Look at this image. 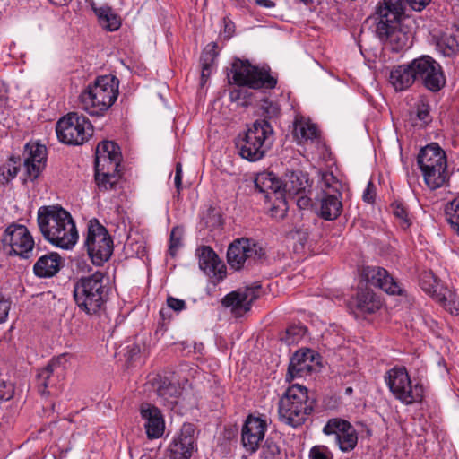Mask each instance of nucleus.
<instances>
[{"label":"nucleus","mask_w":459,"mask_h":459,"mask_svg":"<svg viewBox=\"0 0 459 459\" xmlns=\"http://www.w3.org/2000/svg\"><path fill=\"white\" fill-rule=\"evenodd\" d=\"M405 18L403 0H383L373 14L377 37L395 53L408 48L410 33L403 24Z\"/></svg>","instance_id":"obj_1"},{"label":"nucleus","mask_w":459,"mask_h":459,"mask_svg":"<svg viewBox=\"0 0 459 459\" xmlns=\"http://www.w3.org/2000/svg\"><path fill=\"white\" fill-rule=\"evenodd\" d=\"M38 225L43 237L52 245L69 250L79 235L74 221L61 206H42L38 211Z\"/></svg>","instance_id":"obj_2"},{"label":"nucleus","mask_w":459,"mask_h":459,"mask_svg":"<svg viewBox=\"0 0 459 459\" xmlns=\"http://www.w3.org/2000/svg\"><path fill=\"white\" fill-rule=\"evenodd\" d=\"M109 290L107 275L96 271L77 279L74 286V299L80 310L88 315H96L105 307Z\"/></svg>","instance_id":"obj_3"},{"label":"nucleus","mask_w":459,"mask_h":459,"mask_svg":"<svg viewBox=\"0 0 459 459\" xmlns=\"http://www.w3.org/2000/svg\"><path fill=\"white\" fill-rule=\"evenodd\" d=\"M314 407L315 401L309 399L307 389L300 385H292L279 400V419L288 426L298 428L307 421Z\"/></svg>","instance_id":"obj_4"},{"label":"nucleus","mask_w":459,"mask_h":459,"mask_svg":"<svg viewBox=\"0 0 459 459\" xmlns=\"http://www.w3.org/2000/svg\"><path fill=\"white\" fill-rule=\"evenodd\" d=\"M118 86L119 80L112 74L98 76L80 95L82 108L90 115H103L117 100Z\"/></svg>","instance_id":"obj_5"},{"label":"nucleus","mask_w":459,"mask_h":459,"mask_svg":"<svg viewBox=\"0 0 459 459\" xmlns=\"http://www.w3.org/2000/svg\"><path fill=\"white\" fill-rule=\"evenodd\" d=\"M121 160L120 145H96L94 179L100 191L114 188L119 178L117 168Z\"/></svg>","instance_id":"obj_6"},{"label":"nucleus","mask_w":459,"mask_h":459,"mask_svg":"<svg viewBox=\"0 0 459 459\" xmlns=\"http://www.w3.org/2000/svg\"><path fill=\"white\" fill-rule=\"evenodd\" d=\"M418 165L422 172L425 184L435 190L446 180V156L440 145H424L417 156Z\"/></svg>","instance_id":"obj_7"},{"label":"nucleus","mask_w":459,"mask_h":459,"mask_svg":"<svg viewBox=\"0 0 459 459\" xmlns=\"http://www.w3.org/2000/svg\"><path fill=\"white\" fill-rule=\"evenodd\" d=\"M84 247L92 264L98 266L107 262L113 254V238L97 219L88 222Z\"/></svg>","instance_id":"obj_8"},{"label":"nucleus","mask_w":459,"mask_h":459,"mask_svg":"<svg viewBox=\"0 0 459 459\" xmlns=\"http://www.w3.org/2000/svg\"><path fill=\"white\" fill-rule=\"evenodd\" d=\"M385 382L394 397L403 403L409 405L420 403L424 397L422 384L412 385L411 377L404 367H394L386 372Z\"/></svg>","instance_id":"obj_9"},{"label":"nucleus","mask_w":459,"mask_h":459,"mask_svg":"<svg viewBox=\"0 0 459 459\" xmlns=\"http://www.w3.org/2000/svg\"><path fill=\"white\" fill-rule=\"evenodd\" d=\"M265 255V250L259 242L253 238H241L229 246L227 261L230 267L240 270L262 261Z\"/></svg>","instance_id":"obj_10"},{"label":"nucleus","mask_w":459,"mask_h":459,"mask_svg":"<svg viewBox=\"0 0 459 459\" xmlns=\"http://www.w3.org/2000/svg\"><path fill=\"white\" fill-rule=\"evenodd\" d=\"M34 239L26 226L13 223L9 225L0 238V250L6 255L30 257Z\"/></svg>","instance_id":"obj_11"},{"label":"nucleus","mask_w":459,"mask_h":459,"mask_svg":"<svg viewBox=\"0 0 459 459\" xmlns=\"http://www.w3.org/2000/svg\"><path fill=\"white\" fill-rule=\"evenodd\" d=\"M56 131L62 143H84L92 136L94 129L87 117L73 112L58 120Z\"/></svg>","instance_id":"obj_12"},{"label":"nucleus","mask_w":459,"mask_h":459,"mask_svg":"<svg viewBox=\"0 0 459 459\" xmlns=\"http://www.w3.org/2000/svg\"><path fill=\"white\" fill-rule=\"evenodd\" d=\"M232 81L239 86H248L252 89H273L277 80L264 69L250 65L247 61L237 60L231 67Z\"/></svg>","instance_id":"obj_13"},{"label":"nucleus","mask_w":459,"mask_h":459,"mask_svg":"<svg viewBox=\"0 0 459 459\" xmlns=\"http://www.w3.org/2000/svg\"><path fill=\"white\" fill-rule=\"evenodd\" d=\"M415 80L420 81L428 90L437 92L446 84L441 65L429 56H421L411 62Z\"/></svg>","instance_id":"obj_14"},{"label":"nucleus","mask_w":459,"mask_h":459,"mask_svg":"<svg viewBox=\"0 0 459 459\" xmlns=\"http://www.w3.org/2000/svg\"><path fill=\"white\" fill-rule=\"evenodd\" d=\"M149 383L160 403L169 409H173L182 394V387L175 379L173 373L169 376L157 374L150 378Z\"/></svg>","instance_id":"obj_15"},{"label":"nucleus","mask_w":459,"mask_h":459,"mask_svg":"<svg viewBox=\"0 0 459 459\" xmlns=\"http://www.w3.org/2000/svg\"><path fill=\"white\" fill-rule=\"evenodd\" d=\"M323 432L327 436L333 435L335 443L342 452L351 451L357 446V431L345 420L340 418L330 419L325 425Z\"/></svg>","instance_id":"obj_16"},{"label":"nucleus","mask_w":459,"mask_h":459,"mask_svg":"<svg viewBox=\"0 0 459 459\" xmlns=\"http://www.w3.org/2000/svg\"><path fill=\"white\" fill-rule=\"evenodd\" d=\"M195 429L191 423L183 424L180 432L174 437L168 447L169 459H190L196 447Z\"/></svg>","instance_id":"obj_17"},{"label":"nucleus","mask_w":459,"mask_h":459,"mask_svg":"<svg viewBox=\"0 0 459 459\" xmlns=\"http://www.w3.org/2000/svg\"><path fill=\"white\" fill-rule=\"evenodd\" d=\"M260 293V285L238 289L227 294L222 299V305L226 307H231L232 313L236 316H241L250 310L252 303L259 298Z\"/></svg>","instance_id":"obj_18"},{"label":"nucleus","mask_w":459,"mask_h":459,"mask_svg":"<svg viewBox=\"0 0 459 459\" xmlns=\"http://www.w3.org/2000/svg\"><path fill=\"white\" fill-rule=\"evenodd\" d=\"M64 370L59 359H51L46 367L38 371L36 377L38 392L44 396L57 390L63 379Z\"/></svg>","instance_id":"obj_19"},{"label":"nucleus","mask_w":459,"mask_h":459,"mask_svg":"<svg viewBox=\"0 0 459 459\" xmlns=\"http://www.w3.org/2000/svg\"><path fill=\"white\" fill-rule=\"evenodd\" d=\"M267 423L265 420L253 415L247 416L241 431L243 446L250 454L257 451L260 442L264 438Z\"/></svg>","instance_id":"obj_20"},{"label":"nucleus","mask_w":459,"mask_h":459,"mask_svg":"<svg viewBox=\"0 0 459 459\" xmlns=\"http://www.w3.org/2000/svg\"><path fill=\"white\" fill-rule=\"evenodd\" d=\"M363 275L368 283L390 295H404V290L400 283L383 267L366 266L363 269Z\"/></svg>","instance_id":"obj_21"},{"label":"nucleus","mask_w":459,"mask_h":459,"mask_svg":"<svg viewBox=\"0 0 459 459\" xmlns=\"http://www.w3.org/2000/svg\"><path fill=\"white\" fill-rule=\"evenodd\" d=\"M281 180V199L284 204H287V199H294L296 195L301 193H306V190L310 187V181L308 174L299 169L287 171Z\"/></svg>","instance_id":"obj_22"},{"label":"nucleus","mask_w":459,"mask_h":459,"mask_svg":"<svg viewBox=\"0 0 459 459\" xmlns=\"http://www.w3.org/2000/svg\"><path fill=\"white\" fill-rule=\"evenodd\" d=\"M148 438L154 439L161 437L165 429L163 415L159 408L150 403H143L140 408Z\"/></svg>","instance_id":"obj_23"},{"label":"nucleus","mask_w":459,"mask_h":459,"mask_svg":"<svg viewBox=\"0 0 459 459\" xmlns=\"http://www.w3.org/2000/svg\"><path fill=\"white\" fill-rule=\"evenodd\" d=\"M29 156L24 160V167L28 179L36 180L46 167L47 145H25Z\"/></svg>","instance_id":"obj_24"},{"label":"nucleus","mask_w":459,"mask_h":459,"mask_svg":"<svg viewBox=\"0 0 459 459\" xmlns=\"http://www.w3.org/2000/svg\"><path fill=\"white\" fill-rule=\"evenodd\" d=\"M64 266V259L56 252L40 255L33 265V272L39 278H51Z\"/></svg>","instance_id":"obj_25"},{"label":"nucleus","mask_w":459,"mask_h":459,"mask_svg":"<svg viewBox=\"0 0 459 459\" xmlns=\"http://www.w3.org/2000/svg\"><path fill=\"white\" fill-rule=\"evenodd\" d=\"M199 260V267L208 274L218 275L220 279L225 276L224 264H221L219 256L209 246H203L196 249Z\"/></svg>","instance_id":"obj_26"},{"label":"nucleus","mask_w":459,"mask_h":459,"mask_svg":"<svg viewBox=\"0 0 459 459\" xmlns=\"http://www.w3.org/2000/svg\"><path fill=\"white\" fill-rule=\"evenodd\" d=\"M238 138L246 143H265L273 141V130L266 120H256Z\"/></svg>","instance_id":"obj_27"},{"label":"nucleus","mask_w":459,"mask_h":459,"mask_svg":"<svg viewBox=\"0 0 459 459\" xmlns=\"http://www.w3.org/2000/svg\"><path fill=\"white\" fill-rule=\"evenodd\" d=\"M312 369V359H309L308 353L296 351L290 358L286 380L290 382L295 378L307 377L310 375Z\"/></svg>","instance_id":"obj_28"},{"label":"nucleus","mask_w":459,"mask_h":459,"mask_svg":"<svg viewBox=\"0 0 459 459\" xmlns=\"http://www.w3.org/2000/svg\"><path fill=\"white\" fill-rule=\"evenodd\" d=\"M293 134L298 139L304 141L316 142L317 143L325 141L318 126L312 123L310 119H306L303 117H296Z\"/></svg>","instance_id":"obj_29"},{"label":"nucleus","mask_w":459,"mask_h":459,"mask_svg":"<svg viewBox=\"0 0 459 459\" xmlns=\"http://www.w3.org/2000/svg\"><path fill=\"white\" fill-rule=\"evenodd\" d=\"M389 81L395 91H401L410 88L416 82L411 62L394 67Z\"/></svg>","instance_id":"obj_30"},{"label":"nucleus","mask_w":459,"mask_h":459,"mask_svg":"<svg viewBox=\"0 0 459 459\" xmlns=\"http://www.w3.org/2000/svg\"><path fill=\"white\" fill-rule=\"evenodd\" d=\"M341 197L339 191L334 195L325 193L321 199L320 217L326 221L336 220L342 211Z\"/></svg>","instance_id":"obj_31"},{"label":"nucleus","mask_w":459,"mask_h":459,"mask_svg":"<svg viewBox=\"0 0 459 459\" xmlns=\"http://www.w3.org/2000/svg\"><path fill=\"white\" fill-rule=\"evenodd\" d=\"M91 8L98 17L100 25L108 31H116L121 26V18L115 13L113 8L108 4L97 7L95 4H91Z\"/></svg>","instance_id":"obj_32"},{"label":"nucleus","mask_w":459,"mask_h":459,"mask_svg":"<svg viewBox=\"0 0 459 459\" xmlns=\"http://www.w3.org/2000/svg\"><path fill=\"white\" fill-rule=\"evenodd\" d=\"M356 306L363 313L373 314L381 307L382 303L372 290L361 289L357 293Z\"/></svg>","instance_id":"obj_33"},{"label":"nucleus","mask_w":459,"mask_h":459,"mask_svg":"<svg viewBox=\"0 0 459 459\" xmlns=\"http://www.w3.org/2000/svg\"><path fill=\"white\" fill-rule=\"evenodd\" d=\"M437 50L444 56H453L459 52V41L449 33L442 32L433 36Z\"/></svg>","instance_id":"obj_34"},{"label":"nucleus","mask_w":459,"mask_h":459,"mask_svg":"<svg viewBox=\"0 0 459 459\" xmlns=\"http://www.w3.org/2000/svg\"><path fill=\"white\" fill-rule=\"evenodd\" d=\"M281 180L277 178L273 172H262L256 175L255 178V187L260 193H266L267 190H272L274 195H278L281 198Z\"/></svg>","instance_id":"obj_35"},{"label":"nucleus","mask_w":459,"mask_h":459,"mask_svg":"<svg viewBox=\"0 0 459 459\" xmlns=\"http://www.w3.org/2000/svg\"><path fill=\"white\" fill-rule=\"evenodd\" d=\"M420 285L426 293L435 297L438 301L440 297L447 295V292H441L439 281L431 271H425L420 274ZM445 291H447V290H445Z\"/></svg>","instance_id":"obj_36"},{"label":"nucleus","mask_w":459,"mask_h":459,"mask_svg":"<svg viewBox=\"0 0 459 459\" xmlns=\"http://www.w3.org/2000/svg\"><path fill=\"white\" fill-rule=\"evenodd\" d=\"M20 168V156H10L9 159L0 167V183L6 185L12 181L17 176Z\"/></svg>","instance_id":"obj_37"},{"label":"nucleus","mask_w":459,"mask_h":459,"mask_svg":"<svg viewBox=\"0 0 459 459\" xmlns=\"http://www.w3.org/2000/svg\"><path fill=\"white\" fill-rule=\"evenodd\" d=\"M269 145H236L238 153L245 160L255 162L263 159L269 151Z\"/></svg>","instance_id":"obj_38"},{"label":"nucleus","mask_w":459,"mask_h":459,"mask_svg":"<svg viewBox=\"0 0 459 459\" xmlns=\"http://www.w3.org/2000/svg\"><path fill=\"white\" fill-rule=\"evenodd\" d=\"M410 120H411V126L424 127L432 118L429 114V104L420 101L416 105V110L411 112Z\"/></svg>","instance_id":"obj_39"},{"label":"nucleus","mask_w":459,"mask_h":459,"mask_svg":"<svg viewBox=\"0 0 459 459\" xmlns=\"http://www.w3.org/2000/svg\"><path fill=\"white\" fill-rule=\"evenodd\" d=\"M445 216L451 230L459 236V197L446 204Z\"/></svg>","instance_id":"obj_40"},{"label":"nucleus","mask_w":459,"mask_h":459,"mask_svg":"<svg viewBox=\"0 0 459 459\" xmlns=\"http://www.w3.org/2000/svg\"><path fill=\"white\" fill-rule=\"evenodd\" d=\"M391 209L393 214L400 221V226L403 230H407L411 226V221L403 204L399 201H395L391 204Z\"/></svg>","instance_id":"obj_41"},{"label":"nucleus","mask_w":459,"mask_h":459,"mask_svg":"<svg viewBox=\"0 0 459 459\" xmlns=\"http://www.w3.org/2000/svg\"><path fill=\"white\" fill-rule=\"evenodd\" d=\"M446 292L447 295H443L439 298V302L452 315L457 316L459 314V300H456L455 294L452 291L447 290Z\"/></svg>","instance_id":"obj_42"},{"label":"nucleus","mask_w":459,"mask_h":459,"mask_svg":"<svg viewBox=\"0 0 459 459\" xmlns=\"http://www.w3.org/2000/svg\"><path fill=\"white\" fill-rule=\"evenodd\" d=\"M217 43L212 42L208 44L202 52L200 56V63H204V65H212L216 56H218L217 52Z\"/></svg>","instance_id":"obj_43"},{"label":"nucleus","mask_w":459,"mask_h":459,"mask_svg":"<svg viewBox=\"0 0 459 459\" xmlns=\"http://www.w3.org/2000/svg\"><path fill=\"white\" fill-rule=\"evenodd\" d=\"M281 449L279 445L272 438L268 437L262 447V453L265 459H273L280 455Z\"/></svg>","instance_id":"obj_44"},{"label":"nucleus","mask_w":459,"mask_h":459,"mask_svg":"<svg viewBox=\"0 0 459 459\" xmlns=\"http://www.w3.org/2000/svg\"><path fill=\"white\" fill-rule=\"evenodd\" d=\"M178 230L177 228H173L170 233L169 238V253L172 257H175L178 252V249L181 247V236L177 235Z\"/></svg>","instance_id":"obj_45"},{"label":"nucleus","mask_w":459,"mask_h":459,"mask_svg":"<svg viewBox=\"0 0 459 459\" xmlns=\"http://www.w3.org/2000/svg\"><path fill=\"white\" fill-rule=\"evenodd\" d=\"M310 459H333V455L325 446H313L309 453Z\"/></svg>","instance_id":"obj_46"},{"label":"nucleus","mask_w":459,"mask_h":459,"mask_svg":"<svg viewBox=\"0 0 459 459\" xmlns=\"http://www.w3.org/2000/svg\"><path fill=\"white\" fill-rule=\"evenodd\" d=\"M321 180L323 182V185L326 188H333L336 191L337 187L336 185H340L337 178L333 175V172H324L322 173Z\"/></svg>","instance_id":"obj_47"},{"label":"nucleus","mask_w":459,"mask_h":459,"mask_svg":"<svg viewBox=\"0 0 459 459\" xmlns=\"http://www.w3.org/2000/svg\"><path fill=\"white\" fill-rule=\"evenodd\" d=\"M167 305L169 309H172L176 312H180L186 307L185 300L170 296L167 299Z\"/></svg>","instance_id":"obj_48"},{"label":"nucleus","mask_w":459,"mask_h":459,"mask_svg":"<svg viewBox=\"0 0 459 459\" xmlns=\"http://www.w3.org/2000/svg\"><path fill=\"white\" fill-rule=\"evenodd\" d=\"M11 308V301L0 296V324L6 321Z\"/></svg>","instance_id":"obj_49"},{"label":"nucleus","mask_w":459,"mask_h":459,"mask_svg":"<svg viewBox=\"0 0 459 459\" xmlns=\"http://www.w3.org/2000/svg\"><path fill=\"white\" fill-rule=\"evenodd\" d=\"M376 197V187L372 181H369L367 185L366 189L363 192V201L368 204H373Z\"/></svg>","instance_id":"obj_50"},{"label":"nucleus","mask_w":459,"mask_h":459,"mask_svg":"<svg viewBox=\"0 0 459 459\" xmlns=\"http://www.w3.org/2000/svg\"><path fill=\"white\" fill-rule=\"evenodd\" d=\"M174 184L178 194L179 195L182 188V165L180 162L176 164Z\"/></svg>","instance_id":"obj_51"},{"label":"nucleus","mask_w":459,"mask_h":459,"mask_svg":"<svg viewBox=\"0 0 459 459\" xmlns=\"http://www.w3.org/2000/svg\"><path fill=\"white\" fill-rule=\"evenodd\" d=\"M430 1L431 0H406L411 9L417 12L422 11L430 3Z\"/></svg>","instance_id":"obj_52"},{"label":"nucleus","mask_w":459,"mask_h":459,"mask_svg":"<svg viewBox=\"0 0 459 459\" xmlns=\"http://www.w3.org/2000/svg\"><path fill=\"white\" fill-rule=\"evenodd\" d=\"M296 204L300 209L307 208L311 204V198H309L306 193H301L299 195H296Z\"/></svg>","instance_id":"obj_53"},{"label":"nucleus","mask_w":459,"mask_h":459,"mask_svg":"<svg viewBox=\"0 0 459 459\" xmlns=\"http://www.w3.org/2000/svg\"><path fill=\"white\" fill-rule=\"evenodd\" d=\"M201 65H202L201 81H202V83H204L211 74L212 65L205 66L204 63H201Z\"/></svg>","instance_id":"obj_54"},{"label":"nucleus","mask_w":459,"mask_h":459,"mask_svg":"<svg viewBox=\"0 0 459 459\" xmlns=\"http://www.w3.org/2000/svg\"><path fill=\"white\" fill-rule=\"evenodd\" d=\"M255 4L264 8H272L275 6V3L272 0H255Z\"/></svg>","instance_id":"obj_55"},{"label":"nucleus","mask_w":459,"mask_h":459,"mask_svg":"<svg viewBox=\"0 0 459 459\" xmlns=\"http://www.w3.org/2000/svg\"><path fill=\"white\" fill-rule=\"evenodd\" d=\"M7 88L5 84L0 81V102L6 98Z\"/></svg>","instance_id":"obj_56"},{"label":"nucleus","mask_w":459,"mask_h":459,"mask_svg":"<svg viewBox=\"0 0 459 459\" xmlns=\"http://www.w3.org/2000/svg\"><path fill=\"white\" fill-rule=\"evenodd\" d=\"M296 234L299 235L300 240H307L308 237V233L307 231H304L302 230H296Z\"/></svg>","instance_id":"obj_57"},{"label":"nucleus","mask_w":459,"mask_h":459,"mask_svg":"<svg viewBox=\"0 0 459 459\" xmlns=\"http://www.w3.org/2000/svg\"><path fill=\"white\" fill-rule=\"evenodd\" d=\"M169 309H165V308H161L160 311V317L163 319V320H166L167 318L169 319Z\"/></svg>","instance_id":"obj_58"},{"label":"nucleus","mask_w":459,"mask_h":459,"mask_svg":"<svg viewBox=\"0 0 459 459\" xmlns=\"http://www.w3.org/2000/svg\"><path fill=\"white\" fill-rule=\"evenodd\" d=\"M234 27L233 23L232 22H230V23H226L225 24V31H227L229 33V36H230L231 34V31H232V28Z\"/></svg>","instance_id":"obj_59"},{"label":"nucleus","mask_w":459,"mask_h":459,"mask_svg":"<svg viewBox=\"0 0 459 459\" xmlns=\"http://www.w3.org/2000/svg\"><path fill=\"white\" fill-rule=\"evenodd\" d=\"M98 143L107 144V143H116V142L113 140L103 139V140H100Z\"/></svg>","instance_id":"obj_60"},{"label":"nucleus","mask_w":459,"mask_h":459,"mask_svg":"<svg viewBox=\"0 0 459 459\" xmlns=\"http://www.w3.org/2000/svg\"><path fill=\"white\" fill-rule=\"evenodd\" d=\"M139 351H140L139 347H134V348H132V349H131V352H132L133 354H136V353H137V352H139Z\"/></svg>","instance_id":"obj_61"},{"label":"nucleus","mask_w":459,"mask_h":459,"mask_svg":"<svg viewBox=\"0 0 459 459\" xmlns=\"http://www.w3.org/2000/svg\"><path fill=\"white\" fill-rule=\"evenodd\" d=\"M294 330H295L294 328L290 327V328L287 329L286 333H287V334H292V333H294Z\"/></svg>","instance_id":"obj_62"},{"label":"nucleus","mask_w":459,"mask_h":459,"mask_svg":"<svg viewBox=\"0 0 459 459\" xmlns=\"http://www.w3.org/2000/svg\"><path fill=\"white\" fill-rule=\"evenodd\" d=\"M345 394H352V388H351V387H347V388L345 389Z\"/></svg>","instance_id":"obj_63"},{"label":"nucleus","mask_w":459,"mask_h":459,"mask_svg":"<svg viewBox=\"0 0 459 459\" xmlns=\"http://www.w3.org/2000/svg\"><path fill=\"white\" fill-rule=\"evenodd\" d=\"M305 4H308L313 2V0H301Z\"/></svg>","instance_id":"obj_64"}]
</instances>
